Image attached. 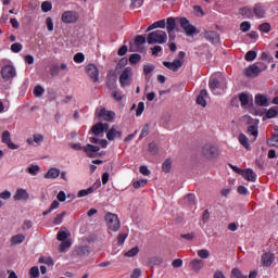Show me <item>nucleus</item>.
<instances>
[{
	"label": "nucleus",
	"instance_id": "nucleus-7",
	"mask_svg": "<svg viewBox=\"0 0 278 278\" xmlns=\"http://www.w3.org/2000/svg\"><path fill=\"white\" fill-rule=\"evenodd\" d=\"M263 71L262 67L257 66V63H254L244 70V76L254 79V77H260Z\"/></svg>",
	"mask_w": 278,
	"mask_h": 278
},
{
	"label": "nucleus",
	"instance_id": "nucleus-5",
	"mask_svg": "<svg viewBox=\"0 0 278 278\" xmlns=\"http://www.w3.org/2000/svg\"><path fill=\"white\" fill-rule=\"evenodd\" d=\"M202 155H204L206 160H214V157H218V148L207 143L202 148Z\"/></svg>",
	"mask_w": 278,
	"mask_h": 278
},
{
	"label": "nucleus",
	"instance_id": "nucleus-15",
	"mask_svg": "<svg viewBox=\"0 0 278 278\" xmlns=\"http://www.w3.org/2000/svg\"><path fill=\"white\" fill-rule=\"evenodd\" d=\"M2 142L3 144H7L9 149H12L13 151L18 149V146L14 142H12V137L8 130H4L2 132Z\"/></svg>",
	"mask_w": 278,
	"mask_h": 278
},
{
	"label": "nucleus",
	"instance_id": "nucleus-11",
	"mask_svg": "<svg viewBox=\"0 0 278 278\" xmlns=\"http://www.w3.org/2000/svg\"><path fill=\"white\" fill-rule=\"evenodd\" d=\"M131 77V67H126L121 76H119V84L122 88H125V86H129V84H131L129 81V78Z\"/></svg>",
	"mask_w": 278,
	"mask_h": 278
},
{
	"label": "nucleus",
	"instance_id": "nucleus-41",
	"mask_svg": "<svg viewBox=\"0 0 278 278\" xmlns=\"http://www.w3.org/2000/svg\"><path fill=\"white\" fill-rule=\"evenodd\" d=\"M30 278H39L40 277V269L38 266H34L29 270Z\"/></svg>",
	"mask_w": 278,
	"mask_h": 278
},
{
	"label": "nucleus",
	"instance_id": "nucleus-36",
	"mask_svg": "<svg viewBox=\"0 0 278 278\" xmlns=\"http://www.w3.org/2000/svg\"><path fill=\"white\" fill-rule=\"evenodd\" d=\"M268 147H276L278 149V135H273L269 139H267Z\"/></svg>",
	"mask_w": 278,
	"mask_h": 278
},
{
	"label": "nucleus",
	"instance_id": "nucleus-63",
	"mask_svg": "<svg viewBox=\"0 0 278 278\" xmlns=\"http://www.w3.org/2000/svg\"><path fill=\"white\" fill-rule=\"evenodd\" d=\"M149 151H150V153L155 155V153H157V144H155V142L149 143Z\"/></svg>",
	"mask_w": 278,
	"mask_h": 278
},
{
	"label": "nucleus",
	"instance_id": "nucleus-19",
	"mask_svg": "<svg viewBox=\"0 0 278 278\" xmlns=\"http://www.w3.org/2000/svg\"><path fill=\"white\" fill-rule=\"evenodd\" d=\"M253 14L256 18H264L266 16V8L262 3H256L253 8Z\"/></svg>",
	"mask_w": 278,
	"mask_h": 278
},
{
	"label": "nucleus",
	"instance_id": "nucleus-2",
	"mask_svg": "<svg viewBox=\"0 0 278 278\" xmlns=\"http://www.w3.org/2000/svg\"><path fill=\"white\" fill-rule=\"evenodd\" d=\"M168 40V35L164 30H154L147 37L148 45H164Z\"/></svg>",
	"mask_w": 278,
	"mask_h": 278
},
{
	"label": "nucleus",
	"instance_id": "nucleus-50",
	"mask_svg": "<svg viewBox=\"0 0 278 278\" xmlns=\"http://www.w3.org/2000/svg\"><path fill=\"white\" fill-rule=\"evenodd\" d=\"M239 100H240L242 106L249 105V94L240 93Z\"/></svg>",
	"mask_w": 278,
	"mask_h": 278
},
{
	"label": "nucleus",
	"instance_id": "nucleus-47",
	"mask_svg": "<svg viewBox=\"0 0 278 278\" xmlns=\"http://www.w3.org/2000/svg\"><path fill=\"white\" fill-rule=\"evenodd\" d=\"M143 3H144V0H131L130 8L132 10H136L138 8H142Z\"/></svg>",
	"mask_w": 278,
	"mask_h": 278
},
{
	"label": "nucleus",
	"instance_id": "nucleus-38",
	"mask_svg": "<svg viewBox=\"0 0 278 278\" xmlns=\"http://www.w3.org/2000/svg\"><path fill=\"white\" fill-rule=\"evenodd\" d=\"M142 60V55L138 53H134L129 56V63L130 64H138Z\"/></svg>",
	"mask_w": 278,
	"mask_h": 278
},
{
	"label": "nucleus",
	"instance_id": "nucleus-61",
	"mask_svg": "<svg viewBox=\"0 0 278 278\" xmlns=\"http://www.w3.org/2000/svg\"><path fill=\"white\" fill-rule=\"evenodd\" d=\"M125 240H127V235L126 233H119L117 236V244H119V245L125 244Z\"/></svg>",
	"mask_w": 278,
	"mask_h": 278
},
{
	"label": "nucleus",
	"instance_id": "nucleus-10",
	"mask_svg": "<svg viewBox=\"0 0 278 278\" xmlns=\"http://www.w3.org/2000/svg\"><path fill=\"white\" fill-rule=\"evenodd\" d=\"M163 66L168 68V71H173V73H177L184 66V61L179 59H175L173 62L164 61Z\"/></svg>",
	"mask_w": 278,
	"mask_h": 278
},
{
	"label": "nucleus",
	"instance_id": "nucleus-1",
	"mask_svg": "<svg viewBox=\"0 0 278 278\" xmlns=\"http://www.w3.org/2000/svg\"><path fill=\"white\" fill-rule=\"evenodd\" d=\"M208 88L213 94H223L227 90V79L223 75L212 76L208 80Z\"/></svg>",
	"mask_w": 278,
	"mask_h": 278
},
{
	"label": "nucleus",
	"instance_id": "nucleus-39",
	"mask_svg": "<svg viewBox=\"0 0 278 278\" xmlns=\"http://www.w3.org/2000/svg\"><path fill=\"white\" fill-rule=\"evenodd\" d=\"M198 256H199L201 260H207V258L210 257V250H207V249L199 250V251H198Z\"/></svg>",
	"mask_w": 278,
	"mask_h": 278
},
{
	"label": "nucleus",
	"instance_id": "nucleus-33",
	"mask_svg": "<svg viewBox=\"0 0 278 278\" xmlns=\"http://www.w3.org/2000/svg\"><path fill=\"white\" fill-rule=\"evenodd\" d=\"M240 14L242 16H245L247 18H252L253 10L249 7H244V8L240 9Z\"/></svg>",
	"mask_w": 278,
	"mask_h": 278
},
{
	"label": "nucleus",
	"instance_id": "nucleus-34",
	"mask_svg": "<svg viewBox=\"0 0 278 278\" xmlns=\"http://www.w3.org/2000/svg\"><path fill=\"white\" fill-rule=\"evenodd\" d=\"M162 168L164 173H170V169L173 168V161L170 159L165 160L162 165Z\"/></svg>",
	"mask_w": 278,
	"mask_h": 278
},
{
	"label": "nucleus",
	"instance_id": "nucleus-49",
	"mask_svg": "<svg viewBox=\"0 0 278 278\" xmlns=\"http://www.w3.org/2000/svg\"><path fill=\"white\" fill-rule=\"evenodd\" d=\"M52 9H53V5L51 4V2L45 1L41 3L42 12H51Z\"/></svg>",
	"mask_w": 278,
	"mask_h": 278
},
{
	"label": "nucleus",
	"instance_id": "nucleus-4",
	"mask_svg": "<svg viewBox=\"0 0 278 278\" xmlns=\"http://www.w3.org/2000/svg\"><path fill=\"white\" fill-rule=\"evenodd\" d=\"M179 23H180V27L184 29L187 36H194V34H199L194 25L190 24V21L188 18L180 17Z\"/></svg>",
	"mask_w": 278,
	"mask_h": 278
},
{
	"label": "nucleus",
	"instance_id": "nucleus-17",
	"mask_svg": "<svg viewBox=\"0 0 278 278\" xmlns=\"http://www.w3.org/2000/svg\"><path fill=\"white\" fill-rule=\"evenodd\" d=\"M14 201H29V192L25 189H17L13 195Z\"/></svg>",
	"mask_w": 278,
	"mask_h": 278
},
{
	"label": "nucleus",
	"instance_id": "nucleus-29",
	"mask_svg": "<svg viewBox=\"0 0 278 278\" xmlns=\"http://www.w3.org/2000/svg\"><path fill=\"white\" fill-rule=\"evenodd\" d=\"M238 140H239L240 144L242 147H244V149H248V150L251 149V146L249 144V137H247V135L240 134L238 137Z\"/></svg>",
	"mask_w": 278,
	"mask_h": 278
},
{
	"label": "nucleus",
	"instance_id": "nucleus-62",
	"mask_svg": "<svg viewBox=\"0 0 278 278\" xmlns=\"http://www.w3.org/2000/svg\"><path fill=\"white\" fill-rule=\"evenodd\" d=\"M46 25L48 27V31H53V18L47 17L46 18Z\"/></svg>",
	"mask_w": 278,
	"mask_h": 278
},
{
	"label": "nucleus",
	"instance_id": "nucleus-57",
	"mask_svg": "<svg viewBox=\"0 0 278 278\" xmlns=\"http://www.w3.org/2000/svg\"><path fill=\"white\" fill-rule=\"evenodd\" d=\"M237 192L238 194H242L243 197H247V194H249V189L244 186H239L237 188Z\"/></svg>",
	"mask_w": 278,
	"mask_h": 278
},
{
	"label": "nucleus",
	"instance_id": "nucleus-9",
	"mask_svg": "<svg viewBox=\"0 0 278 278\" xmlns=\"http://www.w3.org/2000/svg\"><path fill=\"white\" fill-rule=\"evenodd\" d=\"M2 79H14L16 77V68L12 65H4L1 70Z\"/></svg>",
	"mask_w": 278,
	"mask_h": 278
},
{
	"label": "nucleus",
	"instance_id": "nucleus-31",
	"mask_svg": "<svg viewBox=\"0 0 278 278\" xmlns=\"http://www.w3.org/2000/svg\"><path fill=\"white\" fill-rule=\"evenodd\" d=\"M166 24L167 31H175V27H177V21L175 20V17H168Z\"/></svg>",
	"mask_w": 278,
	"mask_h": 278
},
{
	"label": "nucleus",
	"instance_id": "nucleus-51",
	"mask_svg": "<svg viewBox=\"0 0 278 278\" xmlns=\"http://www.w3.org/2000/svg\"><path fill=\"white\" fill-rule=\"evenodd\" d=\"M260 31H263L264 34H268L270 31V24L269 23H263L258 26Z\"/></svg>",
	"mask_w": 278,
	"mask_h": 278
},
{
	"label": "nucleus",
	"instance_id": "nucleus-52",
	"mask_svg": "<svg viewBox=\"0 0 278 278\" xmlns=\"http://www.w3.org/2000/svg\"><path fill=\"white\" fill-rule=\"evenodd\" d=\"M278 111L275 108H270L267 112H266V118H275V116H277Z\"/></svg>",
	"mask_w": 278,
	"mask_h": 278
},
{
	"label": "nucleus",
	"instance_id": "nucleus-27",
	"mask_svg": "<svg viewBox=\"0 0 278 278\" xmlns=\"http://www.w3.org/2000/svg\"><path fill=\"white\" fill-rule=\"evenodd\" d=\"M25 242V236L23 233H17L11 238L12 247H16V244H23Z\"/></svg>",
	"mask_w": 278,
	"mask_h": 278
},
{
	"label": "nucleus",
	"instance_id": "nucleus-8",
	"mask_svg": "<svg viewBox=\"0 0 278 278\" xmlns=\"http://www.w3.org/2000/svg\"><path fill=\"white\" fill-rule=\"evenodd\" d=\"M62 22L71 25V23H77V20L79 18V15L76 11H65L62 14Z\"/></svg>",
	"mask_w": 278,
	"mask_h": 278
},
{
	"label": "nucleus",
	"instance_id": "nucleus-56",
	"mask_svg": "<svg viewBox=\"0 0 278 278\" xmlns=\"http://www.w3.org/2000/svg\"><path fill=\"white\" fill-rule=\"evenodd\" d=\"M240 29L245 34V31H249L251 29V23L249 22H242L240 24Z\"/></svg>",
	"mask_w": 278,
	"mask_h": 278
},
{
	"label": "nucleus",
	"instance_id": "nucleus-45",
	"mask_svg": "<svg viewBox=\"0 0 278 278\" xmlns=\"http://www.w3.org/2000/svg\"><path fill=\"white\" fill-rule=\"evenodd\" d=\"M84 60H86V55H84L81 52H78L74 55V62H76V64H81Z\"/></svg>",
	"mask_w": 278,
	"mask_h": 278
},
{
	"label": "nucleus",
	"instance_id": "nucleus-28",
	"mask_svg": "<svg viewBox=\"0 0 278 278\" xmlns=\"http://www.w3.org/2000/svg\"><path fill=\"white\" fill-rule=\"evenodd\" d=\"M147 184H149V180L141 178V179L132 181V188H135V190H140V188H144V186H147Z\"/></svg>",
	"mask_w": 278,
	"mask_h": 278
},
{
	"label": "nucleus",
	"instance_id": "nucleus-46",
	"mask_svg": "<svg viewBox=\"0 0 278 278\" xmlns=\"http://www.w3.org/2000/svg\"><path fill=\"white\" fill-rule=\"evenodd\" d=\"M144 42H147V38L142 35H138L135 38V45L136 47H140V45H144Z\"/></svg>",
	"mask_w": 278,
	"mask_h": 278
},
{
	"label": "nucleus",
	"instance_id": "nucleus-6",
	"mask_svg": "<svg viewBox=\"0 0 278 278\" xmlns=\"http://www.w3.org/2000/svg\"><path fill=\"white\" fill-rule=\"evenodd\" d=\"M110 129V124L108 123H101L98 122L96 125H93L90 129L89 136L90 134H92L93 136H101V134H105V131H108Z\"/></svg>",
	"mask_w": 278,
	"mask_h": 278
},
{
	"label": "nucleus",
	"instance_id": "nucleus-35",
	"mask_svg": "<svg viewBox=\"0 0 278 278\" xmlns=\"http://www.w3.org/2000/svg\"><path fill=\"white\" fill-rule=\"evenodd\" d=\"M248 134H250V136H253L254 140H257V136L260 134V130H258L257 126L251 125V126L248 127Z\"/></svg>",
	"mask_w": 278,
	"mask_h": 278
},
{
	"label": "nucleus",
	"instance_id": "nucleus-60",
	"mask_svg": "<svg viewBox=\"0 0 278 278\" xmlns=\"http://www.w3.org/2000/svg\"><path fill=\"white\" fill-rule=\"evenodd\" d=\"M242 276V271L239 268H232L231 278H241Z\"/></svg>",
	"mask_w": 278,
	"mask_h": 278
},
{
	"label": "nucleus",
	"instance_id": "nucleus-55",
	"mask_svg": "<svg viewBox=\"0 0 278 278\" xmlns=\"http://www.w3.org/2000/svg\"><path fill=\"white\" fill-rule=\"evenodd\" d=\"M56 238L60 242H64L68 238V233L66 231H59Z\"/></svg>",
	"mask_w": 278,
	"mask_h": 278
},
{
	"label": "nucleus",
	"instance_id": "nucleus-26",
	"mask_svg": "<svg viewBox=\"0 0 278 278\" xmlns=\"http://www.w3.org/2000/svg\"><path fill=\"white\" fill-rule=\"evenodd\" d=\"M229 166L237 175H255V173H253V169L251 168L240 169L239 167H236L231 164H229Z\"/></svg>",
	"mask_w": 278,
	"mask_h": 278
},
{
	"label": "nucleus",
	"instance_id": "nucleus-16",
	"mask_svg": "<svg viewBox=\"0 0 278 278\" xmlns=\"http://www.w3.org/2000/svg\"><path fill=\"white\" fill-rule=\"evenodd\" d=\"M203 36H204L205 40H207L208 42H212L213 45L216 42H219V40H220V36L218 35V33H216L214 30H205L203 33Z\"/></svg>",
	"mask_w": 278,
	"mask_h": 278
},
{
	"label": "nucleus",
	"instance_id": "nucleus-22",
	"mask_svg": "<svg viewBox=\"0 0 278 278\" xmlns=\"http://www.w3.org/2000/svg\"><path fill=\"white\" fill-rule=\"evenodd\" d=\"M84 151L88 155V157H94V153H99V151H101V148L88 143L86 147H84Z\"/></svg>",
	"mask_w": 278,
	"mask_h": 278
},
{
	"label": "nucleus",
	"instance_id": "nucleus-20",
	"mask_svg": "<svg viewBox=\"0 0 278 278\" xmlns=\"http://www.w3.org/2000/svg\"><path fill=\"white\" fill-rule=\"evenodd\" d=\"M191 270L194 273H201V269L205 266L202 260L194 258L189 263Z\"/></svg>",
	"mask_w": 278,
	"mask_h": 278
},
{
	"label": "nucleus",
	"instance_id": "nucleus-48",
	"mask_svg": "<svg viewBox=\"0 0 278 278\" xmlns=\"http://www.w3.org/2000/svg\"><path fill=\"white\" fill-rule=\"evenodd\" d=\"M64 216H66V212H62L61 214L56 215V217L53 219V225H62Z\"/></svg>",
	"mask_w": 278,
	"mask_h": 278
},
{
	"label": "nucleus",
	"instance_id": "nucleus-43",
	"mask_svg": "<svg viewBox=\"0 0 278 278\" xmlns=\"http://www.w3.org/2000/svg\"><path fill=\"white\" fill-rule=\"evenodd\" d=\"M34 96L35 97H41L45 94V88H42V86L40 85H37L35 88H34Z\"/></svg>",
	"mask_w": 278,
	"mask_h": 278
},
{
	"label": "nucleus",
	"instance_id": "nucleus-58",
	"mask_svg": "<svg viewBox=\"0 0 278 278\" xmlns=\"http://www.w3.org/2000/svg\"><path fill=\"white\" fill-rule=\"evenodd\" d=\"M38 170H40V166L38 165H31L30 167L27 168V173H29V175H36Z\"/></svg>",
	"mask_w": 278,
	"mask_h": 278
},
{
	"label": "nucleus",
	"instance_id": "nucleus-18",
	"mask_svg": "<svg viewBox=\"0 0 278 278\" xmlns=\"http://www.w3.org/2000/svg\"><path fill=\"white\" fill-rule=\"evenodd\" d=\"M116 138H123V131L117 130L116 126H112L106 132V139L112 141L116 140Z\"/></svg>",
	"mask_w": 278,
	"mask_h": 278
},
{
	"label": "nucleus",
	"instance_id": "nucleus-13",
	"mask_svg": "<svg viewBox=\"0 0 278 278\" xmlns=\"http://www.w3.org/2000/svg\"><path fill=\"white\" fill-rule=\"evenodd\" d=\"M86 73L92 79L93 84H97L99 81V68L94 66V64H89L86 67Z\"/></svg>",
	"mask_w": 278,
	"mask_h": 278
},
{
	"label": "nucleus",
	"instance_id": "nucleus-44",
	"mask_svg": "<svg viewBox=\"0 0 278 278\" xmlns=\"http://www.w3.org/2000/svg\"><path fill=\"white\" fill-rule=\"evenodd\" d=\"M11 51L13 53H21L23 51V45L22 43H18V42H15L11 46Z\"/></svg>",
	"mask_w": 278,
	"mask_h": 278
},
{
	"label": "nucleus",
	"instance_id": "nucleus-25",
	"mask_svg": "<svg viewBox=\"0 0 278 278\" xmlns=\"http://www.w3.org/2000/svg\"><path fill=\"white\" fill-rule=\"evenodd\" d=\"M206 97H207V90L202 89L200 91V94L197 98L198 105H201L202 108H205L207 105V101L205 100Z\"/></svg>",
	"mask_w": 278,
	"mask_h": 278
},
{
	"label": "nucleus",
	"instance_id": "nucleus-54",
	"mask_svg": "<svg viewBox=\"0 0 278 278\" xmlns=\"http://www.w3.org/2000/svg\"><path fill=\"white\" fill-rule=\"evenodd\" d=\"M142 112H144V102H139L136 110V116H142Z\"/></svg>",
	"mask_w": 278,
	"mask_h": 278
},
{
	"label": "nucleus",
	"instance_id": "nucleus-42",
	"mask_svg": "<svg viewBox=\"0 0 278 278\" xmlns=\"http://www.w3.org/2000/svg\"><path fill=\"white\" fill-rule=\"evenodd\" d=\"M137 253H140V249L138 247H135L125 253V257H136Z\"/></svg>",
	"mask_w": 278,
	"mask_h": 278
},
{
	"label": "nucleus",
	"instance_id": "nucleus-14",
	"mask_svg": "<svg viewBox=\"0 0 278 278\" xmlns=\"http://www.w3.org/2000/svg\"><path fill=\"white\" fill-rule=\"evenodd\" d=\"M98 188H101V180H98L93 184V186L89 187L88 189H83L78 191V198L81 199L84 197H88V194H92L94 190H98Z\"/></svg>",
	"mask_w": 278,
	"mask_h": 278
},
{
	"label": "nucleus",
	"instance_id": "nucleus-32",
	"mask_svg": "<svg viewBox=\"0 0 278 278\" xmlns=\"http://www.w3.org/2000/svg\"><path fill=\"white\" fill-rule=\"evenodd\" d=\"M151 132V125L146 124L143 128L141 129V132L139 135V140H142V138H147V136Z\"/></svg>",
	"mask_w": 278,
	"mask_h": 278
},
{
	"label": "nucleus",
	"instance_id": "nucleus-23",
	"mask_svg": "<svg viewBox=\"0 0 278 278\" xmlns=\"http://www.w3.org/2000/svg\"><path fill=\"white\" fill-rule=\"evenodd\" d=\"M154 71H155V65H152L149 63L143 65V75H144L146 81H151V73H153Z\"/></svg>",
	"mask_w": 278,
	"mask_h": 278
},
{
	"label": "nucleus",
	"instance_id": "nucleus-30",
	"mask_svg": "<svg viewBox=\"0 0 278 278\" xmlns=\"http://www.w3.org/2000/svg\"><path fill=\"white\" fill-rule=\"evenodd\" d=\"M76 254L79 255V257L90 255V249L86 245H81L76 250Z\"/></svg>",
	"mask_w": 278,
	"mask_h": 278
},
{
	"label": "nucleus",
	"instance_id": "nucleus-37",
	"mask_svg": "<svg viewBox=\"0 0 278 278\" xmlns=\"http://www.w3.org/2000/svg\"><path fill=\"white\" fill-rule=\"evenodd\" d=\"M257 58V52L250 50L245 53L244 60L245 62H253Z\"/></svg>",
	"mask_w": 278,
	"mask_h": 278
},
{
	"label": "nucleus",
	"instance_id": "nucleus-64",
	"mask_svg": "<svg viewBox=\"0 0 278 278\" xmlns=\"http://www.w3.org/2000/svg\"><path fill=\"white\" fill-rule=\"evenodd\" d=\"M111 94L115 101H123V94L118 93V91H112Z\"/></svg>",
	"mask_w": 278,
	"mask_h": 278
},
{
	"label": "nucleus",
	"instance_id": "nucleus-3",
	"mask_svg": "<svg viewBox=\"0 0 278 278\" xmlns=\"http://www.w3.org/2000/svg\"><path fill=\"white\" fill-rule=\"evenodd\" d=\"M104 219L111 231H118V229H121V220L118 219V215L109 212L105 214Z\"/></svg>",
	"mask_w": 278,
	"mask_h": 278
},
{
	"label": "nucleus",
	"instance_id": "nucleus-12",
	"mask_svg": "<svg viewBox=\"0 0 278 278\" xmlns=\"http://www.w3.org/2000/svg\"><path fill=\"white\" fill-rule=\"evenodd\" d=\"M98 118H102V121H106L108 123H112V119L116 117V113L113 111H108L105 108L101 109L100 112L97 113Z\"/></svg>",
	"mask_w": 278,
	"mask_h": 278
},
{
	"label": "nucleus",
	"instance_id": "nucleus-24",
	"mask_svg": "<svg viewBox=\"0 0 278 278\" xmlns=\"http://www.w3.org/2000/svg\"><path fill=\"white\" fill-rule=\"evenodd\" d=\"M255 103L261 108H268V98L262 93L255 96Z\"/></svg>",
	"mask_w": 278,
	"mask_h": 278
},
{
	"label": "nucleus",
	"instance_id": "nucleus-40",
	"mask_svg": "<svg viewBox=\"0 0 278 278\" xmlns=\"http://www.w3.org/2000/svg\"><path fill=\"white\" fill-rule=\"evenodd\" d=\"M72 242L70 240L62 241V243L59 247V250L61 253H64L66 249H71Z\"/></svg>",
	"mask_w": 278,
	"mask_h": 278
},
{
	"label": "nucleus",
	"instance_id": "nucleus-59",
	"mask_svg": "<svg viewBox=\"0 0 278 278\" xmlns=\"http://www.w3.org/2000/svg\"><path fill=\"white\" fill-rule=\"evenodd\" d=\"M174 268H181L184 266V261L181 258H176L172 262Z\"/></svg>",
	"mask_w": 278,
	"mask_h": 278
},
{
	"label": "nucleus",
	"instance_id": "nucleus-53",
	"mask_svg": "<svg viewBox=\"0 0 278 278\" xmlns=\"http://www.w3.org/2000/svg\"><path fill=\"white\" fill-rule=\"evenodd\" d=\"M50 75H51V77H55V76L60 75V66L52 65L50 67Z\"/></svg>",
	"mask_w": 278,
	"mask_h": 278
},
{
	"label": "nucleus",
	"instance_id": "nucleus-21",
	"mask_svg": "<svg viewBox=\"0 0 278 278\" xmlns=\"http://www.w3.org/2000/svg\"><path fill=\"white\" fill-rule=\"evenodd\" d=\"M262 264L263 266H271L273 262H275V254L270 252H266L262 255Z\"/></svg>",
	"mask_w": 278,
	"mask_h": 278
}]
</instances>
